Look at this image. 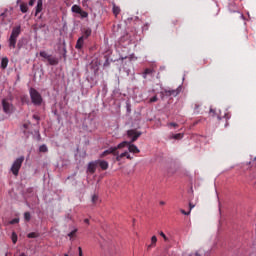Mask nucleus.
I'll return each instance as SVG.
<instances>
[{"label": "nucleus", "mask_w": 256, "mask_h": 256, "mask_svg": "<svg viewBox=\"0 0 256 256\" xmlns=\"http://www.w3.org/2000/svg\"><path fill=\"white\" fill-rule=\"evenodd\" d=\"M21 35V26H16L12 29V33L9 38V47L15 49L17 45V37Z\"/></svg>", "instance_id": "f257e3e1"}, {"label": "nucleus", "mask_w": 256, "mask_h": 256, "mask_svg": "<svg viewBox=\"0 0 256 256\" xmlns=\"http://www.w3.org/2000/svg\"><path fill=\"white\" fill-rule=\"evenodd\" d=\"M23 161H25V157L21 156V157L17 158V159L13 162V164H12V166H11V168H10V171H11V173H12L15 177H17V176L19 175V171L21 170V167H22V165H23Z\"/></svg>", "instance_id": "f03ea898"}, {"label": "nucleus", "mask_w": 256, "mask_h": 256, "mask_svg": "<svg viewBox=\"0 0 256 256\" xmlns=\"http://www.w3.org/2000/svg\"><path fill=\"white\" fill-rule=\"evenodd\" d=\"M29 93H30V98L33 105L39 106L41 105V103H43V97L41 96L39 91H37L35 88H30Z\"/></svg>", "instance_id": "7ed1b4c3"}, {"label": "nucleus", "mask_w": 256, "mask_h": 256, "mask_svg": "<svg viewBox=\"0 0 256 256\" xmlns=\"http://www.w3.org/2000/svg\"><path fill=\"white\" fill-rule=\"evenodd\" d=\"M40 57H42L43 59H46L48 61L49 65H59V59L49 55L45 51L40 52Z\"/></svg>", "instance_id": "20e7f679"}, {"label": "nucleus", "mask_w": 256, "mask_h": 256, "mask_svg": "<svg viewBox=\"0 0 256 256\" xmlns=\"http://www.w3.org/2000/svg\"><path fill=\"white\" fill-rule=\"evenodd\" d=\"M2 109H3L4 113H6V115H11V113H13V111H15V106H13V104L9 103V101H7V99H3L2 100Z\"/></svg>", "instance_id": "39448f33"}, {"label": "nucleus", "mask_w": 256, "mask_h": 256, "mask_svg": "<svg viewBox=\"0 0 256 256\" xmlns=\"http://www.w3.org/2000/svg\"><path fill=\"white\" fill-rule=\"evenodd\" d=\"M179 93H181L180 88L173 89V90L164 89L161 92V95H162V99H163V97H177V95H179Z\"/></svg>", "instance_id": "423d86ee"}, {"label": "nucleus", "mask_w": 256, "mask_h": 256, "mask_svg": "<svg viewBox=\"0 0 256 256\" xmlns=\"http://www.w3.org/2000/svg\"><path fill=\"white\" fill-rule=\"evenodd\" d=\"M127 135L131 139L130 143H135V141L141 137L142 133L132 129L127 131Z\"/></svg>", "instance_id": "0eeeda50"}, {"label": "nucleus", "mask_w": 256, "mask_h": 256, "mask_svg": "<svg viewBox=\"0 0 256 256\" xmlns=\"http://www.w3.org/2000/svg\"><path fill=\"white\" fill-rule=\"evenodd\" d=\"M153 73H155L154 68H146L144 72L142 73L143 79H147V76L153 77Z\"/></svg>", "instance_id": "6e6552de"}, {"label": "nucleus", "mask_w": 256, "mask_h": 256, "mask_svg": "<svg viewBox=\"0 0 256 256\" xmlns=\"http://www.w3.org/2000/svg\"><path fill=\"white\" fill-rule=\"evenodd\" d=\"M97 165H98L97 161L90 162L88 164V171H89V173H91V174L95 173V171H97Z\"/></svg>", "instance_id": "1a4fd4ad"}, {"label": "nucleus", "mask_w": 256, "mask_h": 256, "mask_svg": "<svg viewBox=\"0 0 256 256\" xmlns=\"http://www.w3.org/2000/svg\"><path fill=\"white\" fill-rule=\"evenodd\" d=\"M99 167L103 170V171H107V169H109V163L105 160H98L97 161Z\"/></svg>", "instance_id": "9d476101"}, {"label": "nucleus", "mask_w": 256, "mask_h": 256, "mask_svg": "<svg viewBox=\"0 0 256 256\" xmlns=\"http://www.w3.org/2000/svg\"><path fill=\"white\" fill-rule=\"evenodd\" d=\"M117 155V148H109L101 154V157H107V155Z\"/></svg>", "instance_id": "9b49d317"}, {"label": "nucleus", "mask_w": 256, "mask_h": 256, "mask_svg": "<svg viewBox=\"0 0 256 256\" xmlns=\"http://www.w3.org/2000/svg\"><path fill=\"white\" fill-rule=\"evenodd\" d=\"M42 11H43V0H38L35 15H39V13H41Z\"/></svg>", "instance_id": "f8f14e48"}, {"label": "nucleus", "mask_w": 256, "mask_h": 256, "mask_svg": "<svg viewBox=\"0 0 256 256\" xmlns=\"http://www.w3.org/2000/svg\"><path fill=\"white\" fill-rule=\"evenodd\" d=\"M128 151H129L130 153H141V151L139 150V148H137L136 145L131 144V142H130V144L128 145Z\"/></svg>", "instance_id": "ddd939ff"}, {"label": "nucleus", "mask_w": 256, "mask_h": 256, "mask_svg": "<svg viewBox=\"0 0 256 256\" xmlns=\"http://www.w3.org/2000/svg\"><path fill=\"white\" fill-rule=\"evenodd\" d=\"M123 157H126L127 159H131V155L129 154V152H124V153H121L120 155H119V152H117V157H116L117 161H120L121 159H123Z\"/></svg>", "instance_id": "4468645a"}, {"label": "nucleus", "mask_w": 256, "mask_h": 256, "mask_svg": "<svg viewBox=\"0 0 256 256\" xmlns=\"http://www.w3.org/2000/svg\"><path fill=\"white\" fill-rule=\"evenodd\" d=\"M7 65H9V58L4 57L1 60V69H7Z\"/></svg>", "instance_id": "2eb2a0df"}, {"label": "nucleus", "mask_w": 256, "mask_h": 256, "mask_svg": "<svg viewBox=\"0 0 256 256\" xmlns=\"http://www.w3.org/2000/svg\"><path fill=\"white\" fill-rule=\"evenodd\" d=\"M20 11L21 13H27V11H29V6L27 5V3L22 2L20 4Z\"/></svg>", "instance_id": "dca6fc26"}, {"label": "nucleus", "mask_w": 256, "mask_h": 256, "mask_svg": "<svg viewBox=\"0 0 256 256\" xmlns=\"http://www.w3.org/2000/svg\"><path fill=\"white\" fill-rule=\"evenodd\" d=\"M81 37H83V39H88V37H91V29L85 28Z\"/></svg>", "instance_id": "f3484780"}, {"label": "nucleus", "mask_w": 256, "mask_h": 256, "mask_svg": "<svg viewBox=\"0 0 256 256\" xmlns=\"http://www.w3.org/2000/svg\"><path fill=\"white\" fill-rule=\"evenodd\" d=\"M82 10L83 9H81V6H79L77 4L73 5L71 8L72 13H77L78 15H79V13H81Z\"/></svg>", "instance_id": "a211bd4d"}, {"label": "nucleus", "mask_w": 256, "mask_h": 256, "mask_svg": "<svg viewBox=\"0 0 256 256\" xmlns=\"http://www.w3.org/2000/svg\"><path fill=\"white\" fill-rule=\"evenodd\" d=\"M85 39L83 37H80L78 40H77V43H76V49H83V43H84Z\"/></svg>", "instance_id": "6ab92c4d"}, {"label": "nucleus", "mask_w": 256, "mask_h": 256, "mask_svg": "<svg viewBox=\"0 0 256 256\" xmlns=\"http://www.w3.org/2000/svg\"><path fill=\"white\" fill-rule=\"evenodd\" d=\"M130 142L123 141L120 144L117 145V147H114V149H123L124 147H129Z\"/></svg>", "instance_id": "aec40b11"}, {"label": "nucleus", "mask_w": 256, "mask_h": 256, "mask_svg": "<svg viewBox=\"0 0 256 256\" xmlns=\"http://www.w3.org/2000/svg\"><path fill=\"white\" fill-rule=\"evenodd\" d=\"M157 243V236H152L151 238V245H148V249H151Z\"/></svg>", "instance_id": "412c9836"}, {"label": "nucleus", "mask_w": 256, "mask_h": 256, "mask_svg": "<svg viewBox=\"0 0 256 256\" xmlns=\"http://www.w3.org/2000/svg\"><path fill=\"white\" fill-rule=\"evenodd\" d=\"M113 13L117 17V15H119V13H121V8H119L118 6L114 5L113 6Z\"/></svg>", "instance_id": "4be33fe9"}, {"label": "nucleus", "mask_w": 256, "mask_h": 256, "mask_svg": "<svg viewBox=\"0 0 256 256\" xmlns=\"http://www.w3.org/2000/svg\"><path fill=\"white\" fill-rule=\"evenodd\" d=\"M39 151H40V153H47V151H49V149L47 148V145L43 144L39 147Z\"/></svg>", "instance_id": "5701e85b"}, {"label": "nucleus", "mask_w": 256, "mask_h": 256, "mask_svg": "<svg viewBox=\"0 0 256 256\" xmlns=\"http://www.w3.org/2000/svg\"><path fill=\"white\" fill-rule=\"evenodd\" d=\"M78 15H80L82 19H87V17H89V13H87L83 10H80Z\"/></svg>", "instance_id": "b1692460"}, {"label": "nucleus", "mask_w": 256, "mask_h": 256, "mask_svg": "<svg viewBox=\"0 0 256 256\" xmlns=\"http://www.w3.org/2000/svg\"><path fill=\"white\" fill-rule=\"evenodd\" d=\"M24 219L27 222L31 221V213L30 212H25L24 213Z\"/></svg>", "instance_id": "393cba45"}, {"label": "nucleus", "mask_w": 256, "mask_h": 256, "mask_svg": "<svg viewBox=\"0 0 256 256\" xmlns=\"http://www.w3.org/2000/svg\"><path fill=\"white\" fill-rule=\"evenodd\" d=\"M183 137V133L173 134L172 139L180 140Z\"/></svg>", "instance_id": "a878e982"}, {"label": "nucleus", "mask_w": 256, "mask_h": 256, "mask_svg": "<svg viewBox=\"0 0 256 256\" xmlns=\"http://www.w3.org/2000/svg\"><path fill=\"white\" fill-rule=\"evenodd\" d=\"M28 239H35L37 238V233L35 232H31L27 235Z\"/></svg>", "instance_id": "bb28decb"}, {"label": "nucleus", "mask_w": 256, "mask_h": 256, "mask_svg": "<svg viewBox=\"0 0 256 256\" xmlns=\"http://www.w3.org/2000/svg\"><path fill=\"white\" fill-rule=\"evenodd\" d=\"M97 201H99V196H97V194H94L92 196V203L95 205V203H97Z\"/></svg>", "instance_id": "cd10ccee"}, {"label": "nucleus", "mask_w": 256, "mask_h": 256, "mask_svg": "<svg viewBox=\"0 0 256 256\" xmlns=\"http://www.w3.org/2000/svg\"><path fill=\"white\" fill-rule=\"evenodd\" d=\"M19 223V218H14L9 222V225H17Z\"/></svg>", "instance_id": "c85d7f7f"}, {"label": "nucleus", "mask_w": 256, "mask_h": 256, "mask_svg": "<svg viewBox=\"0 0 256 256\" xmlns=\"http://www.w3.org/2000/svg\"><path fill=\"white\" fill-rule=\"evenodd\" d=\"M157 101H159V98L157 96H154L150 98L149 103H157Z\"/></svg>", "instance_id": "c756f323"}, {"label": "nucleus", "mask_w": 256, "mask_h": 256, "mask_svg": "<svg viewBox=\"0 0 256 256\" xmlns=\"http://www.w3.org/2000/svg\"><path fill=\"white\" fill-rule=\"evenodd\" d=\"M127 113H131V103L126 102Z\"/></svg>", "instance_id": "7c9ffc66"}, {"label": "nucleus", "mask_w": 256, "mask_h": 256, "mask_svg": "<svg viewBox=\"0 0 256 256\" xmlns=\"http://www.w3.org/2000/svg\"><path fill=\"white\" fill-rule=\"evenodd\" d=\"M160 237H163L164 241H169V238L163 232H160Z\"/></svg>", "instance_id": "2f4dec72"}, {"label": "nucleus", "mask_w": 256, "mask_h": 256, "mask_svg": "<svg viewBox=\"0 0 256 256\" xmlns=\"http://www.w3.org/2000/svg\"><path fill=\"white\" fill-rule=\"evenodd\" d=\"M12 242L17 243V234H15V232L12 233Z\"/></svg>", "instance_id": "473e14b6"}, {"label": "nucleus", "mask_w": 256, "mask_h": 256, "mask_svg": "<svg viewBox=\"0 0 256 256\" xmlns=\"http://www.w3.org/2000/svg\"><path fill=\"white\" fill-rule=\"evenodd\" d=\"M168 127H179V124L175 123V122H170L168 124Z\"/></svg>", "instance_id": "72a5a7b5"}, {"label": "nucleus", "mask_w": 256, "mask_h": 256, "mask_svg": "<svg viewBox=\"0 0 256 256\" xmlns=\"http://www.w3.org/2000/svg\"><path fill=\"white\" fill-rule=\"evenodd\" d=\"M77 233V229L73 230L68 234V237H75V234Z\"/></svg>", "instance_id": "f704fd0d"}, {"label": "nucleus", "mask_w": 256, "mask_h": 256, "mask_svg": "<svg viewBox=\"0 0 256 256\" xmlns=\"http://www.w3.org/2000/svg\"><path fill=\"white\" fill-rule=\"evenodd\" d=\"M180 212L182 213V215H191V211L187 212V211L181 209Z\"/></svg>", "instance_id": "c9c22d12"}, {"label": "nucleus", "mask_w": 256, "mask_h": 256, "mask_svg": "<svg viewBox=\"0 0 256 256\" xmlns=\"http://www.w3.org/2000/svg\"><path fill=\"white\" fill-rule=\"evenodd\" d=\"M28 5H29L30 7H33V5H35V0H29Z\"/></svg>", "instance_id": "e433bc0d"}, {"label": "nucleus", "mask_w": 256, "mask_h": 256, "mask_svg": "<svg viewBox=\"0 0 256 256\" xmlns=\"http://www.w3.org/2000/svg\"><path fill=\"white\" fill-rule=\"evenodd\" d=\"M78 253L79 256H83V249L81 247H78Z\"/></svg>", "instance_id": "4c0bfd02"}, {"label": "nucleus", "mask_w": 256, "mask_h": 256, "mask_svg": "<svg viewBox=\"0 0 256 256\" xmlns=\"http://www.w3.org/2000/svg\"><path fill=\"white\" fill-rule=\"evenodd\" d=\"M194 208H195V205H193L192 203H190V204H189V211L191 212Z\"/></svg>", "instance_id": "58836bf2"}, {"label": "nucleus", "mask_w": 256, "mask_h": 256, "mask_svg": "<svg viewBox=\"0 0 256 256\" xmlns=\"http://www.w3.org/2000/svg\"><path fill=\"white\" fill-rule=\"evenodd\" d=\"M89 0H83L82 1V5H83V7H87V2H88Z\"/></svg>", "instance_id": "ea45409f"}, {"label": "nucleus", "mask_w": 256, "mask_h": 256, "mask_svg": "<svg viewBox=\"0 0 256 256\" xmlns=\"http://www.w3.org/2000/svg\"><path fill=\"white\" fill-rule=\"evenodd\" d=\"M189 256H201V254L195 252V253H191Z\"/></svg>", "instance_id": "a19ab883"}, {"label": "nucleus", "mask_w": 256, "mask_h": 256, "mask_svg": "<svg viewBox=\"0 0 256 256\" xmlns=\"http://www.w3.org/2000/svg\"><path fill=\"white\" fill-rule=\"evenodd\" d=\"M33 119H36V121H39V116L38 115H33Z\"/></svg>", "instance_id": "79ce46f5"}, {"label": "nucleus", "mask_w": 256, "mask_h": 256, "mask_svg": "<svg viewBox=\"0 0 256 256\" xmlns=\"http://www.w3.org/2000/svg\"><path fill=\"white\" fill-rule=\"evenodd\" d=\"M84 223H86L87 225H89V219H84Z\"/></svg>", "instance_id": "37998d69"}, {"label": "nucleus", "mask_w": 256, "mask_h": 256, "mask_svg": "<svg viewBox=\"0 0 256 256\" xmlns=\"http://www.w3.org/2000/svg\"><path fill=\"white\" fill-rule=\"evenodd\" d=\"M160 205H165V201H160Z\"/></svg>", "instance_id": "c03bdc74"}, {"label": "nucleus", "mask_w": 256, "mask_h": 256, "mask_svg": "<svg viewBox=\"0 0 256 256\" xmlns=\"http://www.w3.org/2000/svg\"><path fill=\"white\" fill-rule=\"evenodd\" d=\"M210 113H213V109H210Z\"/></svg>", "instance_id": "a18cd8bd"}, {"label": "nucleus", "mask_w": 256, "mask_h": 256, "mask_svg": "<svg viewBox=\"0 0 256 256\" xmlns=\"http://www.w3.org/2000/svg\"><path fill=\"white\" fill-rule=\"evenodd\" d=\"M65 256H69V255L65 254Z\"/></svg>", "instance_id": "49530a36"}]
</instances>
